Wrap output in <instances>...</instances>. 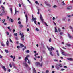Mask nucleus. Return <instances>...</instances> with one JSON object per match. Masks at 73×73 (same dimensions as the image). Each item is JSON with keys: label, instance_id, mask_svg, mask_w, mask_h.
Here are the masks:
<instances>
[{"label": "nucleus", "instance_id": "obj_1", "mask_svg": "<svg viewBox=\"0 0 73 73\" xmlns=\"http://www.w3.org/2000/svg\"><path fill=\"white\" fill-rule=\"evenodd\" d=\"M20 35L21 36V40L23 41H24V34L23 33H22V34L20 33Z\"/></svg>", "mask_w": 73, "mask_h": 73}, {"label": "nucleus", "instance_id": "obj_2", "mask_svg": "<svg viewBox=\"0 0 73 73\" xmlns=\"http://www.w3.org/2000/svg\"><path fill=\"white\" fill-rule=\"evenodd\" d=\"M20 46H21L22 48H24V47H25L24 48H23V51H24V50L25 49H26V46H25L22 44H20Z\"/></svg>", "mask_w": 73, "mask_h": 73}, {"label": "nucleus", "instance_id": "obj_3", "mask_svg": "<svg viewBox=\"0 0 73 73\" xmlns=\"http://www.w3.org/2000/svg\"><path fill=\"white\" fill-rule=\"evenodd\" d=\"M47 48L49 50V51H51V50H53L54 49V48H53V47L52 46H51L50 48H49L48 47H47Z\"/></svg>", "mask_w": 73, "mask_h": 73}, {"label": "nucleus", "instance_id": "obj_4", "mask_svg": "<svg viewBox=\"0 0 73 73\" xmlns=\"http://www.w3.org/2000/svg\"><path fill=\"white\" fill-rule=\"evenodd\" d=\"M25 17L26 19V23L27 24V23H28V16L27 15H25Z\"/></svg>", "mask_w": 73, "mask_h": 73}, {"label": "nucleus", "instance_id": "obj_5", "mask_svg": "<svg viewBox=\"0 0 73 73\" xmlns=\"http://www.w3.org/2000/svg\"><path fill=\"white\" fill-rule=\"evenodd\" d=\"M40 18L42 21V22H43V21H44V19L42 18V15H41V14L40 15Z\"/></svg>", "mask_w": 73, "mask_h": 73}, {"label": "nucleus", "instance_id": "obj_6", "mask_svg": "<svg viewBox=\"0 0 73 73\" xmlns=\"http://www.w3.org/2000/svg\"><path fill=\"white\" fill-rule=\"evenodd\" d=\"M72 6H70L67 7V9L68 10H70V9H72Z\"/></svg>", "mask_w": 73, "mask_h": 73}, {"label": "nucleus", "instance_id": "obj_7", "mask_svg": "<svg viewBox=\"0 0 73 73\" xmlns=\"http://www.w3.org/2000/svg\"><path fill=\"white\" fill-rule=\"evenodd\" d=\"M45 3L46 5H47V6H49L50 7H51V5H50V4L48 3L47 2H45Z\"/></svg>", "mask_w": 73, "mask_h": 73}, {"label": "nucleus", "instance_id": "obj_8", "mask_svg": "<svg viewBox=\"0 0 73 73\" xmlns=\"http://www.w3.org/2000/svg\"><path fill=\"white\" fill-rule=\"evenodd\" d=\"M56 67L58 70H59L60 69V67L58 66V64H57L56 65Z\"/></svg>", "mask_w": 73, "mask_h": 73}, {"label": "nucleus", "instance_id": "obj_9", "mask_svg": "<svg viewBox=\"0 0 73 73\" xmlns=\"http://www.w3.org/2000/svg\"><path fill=\"white\" fill-rule=\"evenodd\" d=\"M2 68L3 69H4V70L5 71H7V68H5V66H3V67H2Z\"/></svg>", "mask_w": 73, "mask_h": 73}, {"label": "nucleus", "instance_id": "obj_10", "mask_svg": "<svg viewBox=\"0 0 73 73\" xmlns=\"http://www.w3.org/2000/svg\"><path fill=\"white\" fill-rule=\"evenodd\" d=\"M9 21H11V23H13V21H14L12 19V18H10L9 19Z\"/></svg>", "mask_w": 73, "mask_h": 73}, {"label": "nucleus", "instance_id": "obj_11", "mask_svg": "<svg viewBox=\"0 0 73 73\" xmlns=\"http://www.w3.org/2000/svg\"><path fill=\"white\" fill-rule=\"evenodd\" d=\"M68 36L70 38H71L72 37V36L70 35L68 33Z\"/></svg>", "mask_w": 73, "mask_h": 73}, {"label": "nucleus", "instance_id": "obj_12", "mask_svg": "<svg viewBox=\"0 0 73 73\" xmlns=\"http://www.w3.org/2000/svg\"><path fill=\"white\" fill-rule=\"evenodd\" d=\"M24 65L26 67H28V64L26 63H25L24 64Z\"/></svg>", "mask_w": 73, "mask_h": 73}, {"label": "nucleus", "instance_id": "obj_13", "mask_svg": "<svg viewBox=\"0 0 73 73\" xmlns=\"http://www.w3.org/2000/svg\"><path fill=\"white\" fill-rule=\"evenodd\" d=\"M36 64L37 65H40V63L39 62H36Z\"/></svg>", "mask_w": 73, "mask_h": 73}, {"label": "nucleus", "instance_id": "obj_14", "mask_svg": "<svg viewBox=\"0 0 73 73\" xmlns=\"http://www.w3.org/2000/svg\"><path fill=\"white\" fill-rule=\"evenodd\" d=\"M33 69L34 72H36V70L35 68H34L33 67Z\"/></svg>", "mask_w": 73, "mask_h": 73}, {"label": "nucleus", "instance_id": "obj_15", "mask_svg": "<svg viewBox=\"0 0 73 73\" xmlns=\"http://www.w3.org/2000/svg\"><path fill=\"white\" fill-rule=\"evenodd\" d=\"M10 12H11V14H12V8H10Z\"/></svg>", "mask_w": 73, "mask_h": 73}, {"label": "nucleus", "instance_id": "obj_16", "mask_svg": "<svg viewBox=\"0 0 73 73\" xmlns=\"http://www.w3.org/2000/svg\"><path fill=\"white\" fill-rule=\"evenodd\" d=\"M67 59L69 61H73V59H72V58H68Z\"/></svg>", "mask_w": 73, "mask_h": 73}, {"label": "nucleus", "instance_id": "obj_17", "mask_svg": "<svg viewBox=\"0 0 73 73\" xmlns=\"http://www.w3.org/2000/svg\"><path fill=\"white\" fill-rule=\"evenodd\" d=\"M42 59H43V57L42 56H41V60L42 61Z\"/></svg>", "mask_w": 73, "mask_h": 73}, {"label": "nucleus", "instance_id": "obj_18", "mask_svg": "<svg viewBox=\"0 0 73 73\" xmlns=\"http://www.w3.org/2000/svg\"><path fill=\"white\" fill-rule=\"evenodd\" d=\"M50 55H51V56H53V54L52 53V52H50Z\"/></svg>", "mask_w": 73, "mask_h": 73}, {"label": "nucleus", "instance_id": "obj_19", "mask_svg": "<svg viewBox=\"0 0 73 73\" xmlns=\"http://www.w3.org/2000/svg\"><path fill=\"white\" fill-rule=\"evenodd\" d=\"M32 20H37V18H32Z\"/></svg>", "mask_w": 73, "mask_h": 73}, {"label": "nucleus", "instance_id": "obj_20", "mask_svg": "<svg viewBox=\"0 0 73 73\" xmlns=\"http://www.w3.org/2000/svg\"><path fill=\"white\" fill-rule=\"evenodd\" d=\"M8 29H9V31H11V29L10 28V27L9 26L8 27Z\"/></svg>", "mask_w": 73, "mask_h": 73}, {"label": "nucleus", "instance_id": "obj_21", "mask_svg": "<svg viewBox=\"0 0 73 73\" xmlns=\"http://www.w3.org/2000/svg\"><path fill=\"white\" fill-rule=\"evenodd\" d=\"M19 27L20 28H23V25L21 24L19 25Z\"/></svg>", "mask_w": 73, "mask_h": 73}, {"label": "nucleus", "instance_id": "obj_22", "mask_svg": "<svg viewBox=\"0 0 73 73\" xmlns=\"http://www.w3.org/2000/svg\"><path fill=\"white\" fill-rule=\"evenodd\" d=\"M54 61H55V62H58V60L57 59V60L54 59Z\"/></svg>", "mask_w": 73, "mask_h": 73}, {"label": "nucleus", "instance_id": "obj_23", "mask_svg": "<svg viewBox=\"0 0 73 73\" xmlns=\"http://www.w3.org/2000/svg\"><path fill=\"white\" fill-rule=\"evenodd\" d=\"M1 45L2 46H3V47H4V46H5V45H4V44L3 43H1Z\"/></svg>", "mask_w": 73, "mask_h": 73}, {"label": "nucleus", "instance_id": "obj_24", "mask_svg": "<svg viewBox=\"0 0 73 73\" xmlns=\"http://www.w3.org/2000/svg\"><path fill=\"white\" fill-rule=\"evenodd\" d=\"M14 36H17V34L16 33H15L14 34Z\"/></svg>", "mask_w": 73, "mask_h": 73}, {"label": "nucleus", "instance_id": "obj_25", "mask_svg": "<svg viewBox=\"0 0 73 73\" xmlns=\"http://www.w3.org/2000/svg\"><path fill=\"white\" fill-rule=\"evenodd\" d=\"M26 53H29V50H26Z\"/></svg>", "mask_w": 73, "mask_h": 73}, {"label": "nucleus", "instance_id": "obj_26", "mask_svg": "<svg viewBox=\"0 0 73 73\" xmlns=\"http://www.w3.org/2000/svg\"><path fill=\"white\" fill-rule=\"evenodd\" d=\"M5 52H6V53H8V52H9L7 50H5Z\"/></svg>", "mask_w": 73, "mask_h": 73}, {"label": "nucleus", "instance_id": "obj_27", "mask_svg": "<svg viewBox=\"0 0 73 73\" xmlns=\"http://www.w3.org/2000/svg\"><path fill=\"white\" fill-rule=\"evenodd\" d=\"M58 66H60L61 67H62V65L61 64H59L58 65Z\"/></svg>", "mask_w": 73, "mask_h": 73}, {"label": "nucleus", "instance_id": "obj_28", "mask_svg": "<svg viewBox=\"0 0 73 73\" xmlns=\"http://www.w3.org/2000/svg\"><path fill=\"white\" fill-rule=\"evenodd\" d=\"M14 58L13 59V61H15V58H16L15 57V56H14Z\"/></svg>", "mask_w": 73, "mask_h": 73}, {"label": "nucleus", "instance_id": "obj_29", "mask_svg": "<svg viewBox=\"0 0 73 73\" xmlns=\"http://www.w3.org/2000/svg\"><path fill=\"white\" fill-rule=\"evenodd\" d=\"M6 33L7 34V35H9V32H8V31H7Z\"/></svg>", "mask_w": 73, "mask_h": 73}, {"label": "nucleus", "instance_id": "obj_30", "mask_svg": "<svg viewBox=\"0 0 73 73\" xmlns=\"http://www.w3.org/2000/svg\"><path fill=\"white\" fill-rule=\"evenodd\" d=\"M62 34H63V32H60V34L61 35H62Z\"/></svg>", "mask_w": 73, "mask_h": 73}, {"label": "nucleus", "instance_id": "obj_31", "mask_svg": "<svg viewBox=\"0 0 73 73\" xmlns=\"http://www.w3.org/2000/svg\"><path fill=\"white\" fill-rule=\"evenodd\" d=\"M35 3L36 4H38V5H39V3H38V2L37 1H35Z\"/></svg>", "mask_w": 73, "mask_h": 73}, {"label": "nucleus", "instance_id": "obj_32", "mask_svg": "<svg viewBox=\"0 0 73 73\" xmlns=\"http://www.w3.org/2000/svg\"><path fill=\"white\" fill-rule=\"evenodd\" d=\"M34 23L36 25H37V23H37V21L36 20H35V21H34Z\"/></svg>", "mask_w": 73, "mask_h": 73}, {"label": "nucleus", "instance_id": "obj_33", "mask_svg": "<svg viewBox=\"0 0 73 73\" xmlns=\"http://www.w3.org/2000/svg\"><path fill=\"white\" fill-rule=\"evenodd\" d=\"M36 30L37 31H38V32H39V31H40L39 30V29H38V28H36Z\"/></svg>", "mask_w": 73, "mask_h": 73}, {"label": "nucleus", "instance_id": "obj_34", "mask_svg": "<svg viewBox=\"0 0 73 73\" xmlns=\"http://www.w3.org/2000/svg\"><path fill=\"white\" fill-rule=\"evenodd\" d=\"M28 63L29 64H31V61H29V60H28Z\"/></svg>", "mask_w": 73, "mask_h": 73}, {"label": "nucleus", "instance_id": "obj_35", "mask_svg": "<svg viewBox=\"0 0 73 73\" xmlns=\"http://www.w3.org/2000/svg\"><path fill=\"white\" fill-rule=\"evenodd\" d=\"M8 40H7L6 42V45L8 46Z\"/></svg>", "mask_w": 73, "mask_h": 73}, {"label": "nucleus", "instance_id": "obj_36", "mask_svg": "<svg viewBox=\"0 0 73 73\" xmlns=\"http://www.w3.org/2000/svg\"><path fill=\"white\" fill-rule=\"evenodd\" d=\"M67 16L69 17H72V16L70 15H67Z\"/></svg>", "mask_w": 73, "mask_h": 73}, {"label": "nucleus", "instance_id": "obj_37", "mask_svg": "<svg viewBox=\"0 0 73 73\" xmlns=\"http://www.w3.org/2000/svg\"><path fill=\"white\" fill-rule=\"evenodd\" d=\"M4 21H5V19H4L2 20V23H4Z\"/></svg>", "mask_w": 73, "mask_h": 73}, {"label": "nucleus", "instance_id": "obj_38", "mask_svg": "<svg viewBox=\"0 0 73 73\" xmlns=\"http://www.w3.org/2000/svg\"><path fill=\"white\" fill-rule=\"evenodd\" d=\"M37 55H38V53H36L35 55H34V56H35V57H36V56H37Z\"/></svg>", "mask_w": 73, "mask_h": 73}, {"label": "nucleus", "instance_id": "obj_39", "mask_svg": "<svg viewBox=\"0 0 73 73\" xmlns=\"http://www.w3.org/2000/svg\"><path fill=\"white\" fill-rule=\"evenodd\" d=\"M62 5H65V3H64V1H63L62 2Z\"/></svg>", "mask_w": 73, "mask_h": 73}, {"label": "nucleus", "instance_id": "obj_40", "mask_svg": "<svg viewBox=\"0 0 73 73\" xmlns=\"http://www.w3.org/2000/svg\"><path fill=\"white\" fill-rule=\"evenodd\" d=\"M9 66L10 68H12V64H11V63L9 64Z\"/></svg>", "mask_w": 73, "mask_h": 73}, {"label": "nucleus", "instance_id": "obj_41", "mask_svg": "<svg viewBox=\"0 0 73 73\" xmlns=\"http://www.w3.org/2000/svg\"><path fill=\"white\" fill-rule=\"evenodd\" d=\"M64 68H65V69H66L67 68V66H64Z\"/></svg>", "mask_w": 73, "mask_h": 73}, {"label": "nucleus", "instance_id": "obj_42", "mask_svg": "<svg viewBox=\"0 0 73 73\" xmlns=\"http://www.w3.org/2000/svg\"><path fill=\"white\" fill-rule=\"evenodd\" d=\"M9 40H10V42H12H12H12V40H11V38L9 39Z\"/></svg>", "mask_w": 73, "mask_h": 73}, {"label": "nucleus", "instance_id": "obj_43", "mask_svg": "<svg viewBox=\"0 0 73 73\" xmlns=\"http://www.w3.org/2000/svg\"><path fill=\"white\" fill-rule=\"evenodd\" d=\"M67 46H70V45L69 44H67Z\"/></svg>", "mask_w": 73, "mask_h": 73}, {"label": "nucleus", "instance_id": "obj_44", "mask_svg": "<svg viewBox=\"0 0 73 73\" xmlns=\"http://www.w3.org/2000/svg\"><path fill=\"white\" fill-rule=\"evenodd\" d=\"M62 54H63V55H65V53H64V52H62Z\"/></svg>", "mask_w": 73, "mask_h": 73}, {"label": "nucleus", "instance_id": "obj_45", "mask_svg": "<svg viewBox=\"0 0 73 73\" xmlns=\"http://www.w3.org/2000/svg\"><path fill=\"white\" fill-rule=\"evenodd\" d=\"M49 42H51V38H50V39L49 40Z\"/></svg>", "mask_w": 73, "mask_h": 73}, {"label": "nucleus", "instance_id": "obj_46", "mask_svg": "<svg viewBox=\"0 0 73 73\" xmlns=\"http://www.w3.org/2000/svg\"><path fill=\"white\" fill-rule=\"evenodd\" d=\"M46 73H49V70H46Z\"/></svg>", "mask_w": 73, "mask_h": 73}, {"label": "nucleus", "instance_id": "obj_47", "mask_svg": "<svg viewBox=\"0 0 73 73\" xmlns=\"http://www.w3.org/2000/svg\"><path fill=\"white\" fill-rule=\"evenodd\" d=\"M3 58V56L0 55V58Z\"/></svg>", "mask_w": 73, "mask_h": 73}, {"label": "nucleus", "instance_id": "obj_48", "mask_svg": "<svg viewBox=\"0 0 73 73\" xmlns=\"http://www.w3.org/2000/svg\"><path fill=\"white\" fill-rule=\"evenodd\" d=\"M17 49H19V48H20V46H17Z\"/></svg>", "mask_w": 73, "mask_h": 73}, {"label": "nucleus", "instance_id": "obj_49", "mask_svg": "<svg viewBox=\"0 0 73 73\" xmlns=\"http://www.w3.org/2000/svg\"><path fill=\"white\" fill-rule=\"evenodd\" d=\"M61 70L62 71H63V70H65V69H63V68H62V69H61Z\"/></svg>", "mask_w": 73, "mask_h": 73}, {"label": "nucleus", "instance_id": "obj_50", "mask_svg": "<svg viewBox=\"0 0 73 73\" xmlns=\"http://www.w3.org/2000/svg\"><path fill=\"white\" fill-rule=\"evenodd\" d=\"M53 7L54 8H56V7H57V6H56V5H54V6Z\"/></svg>", "mask_w": 73, "mask_h": 73}, {"label": "nucleus", "instance_id": "obj_51", "mask_svg": "<svg viewBox=\"0 0 73 73\" xmlns=\"http://www.w3.org/2000/svg\"><path fill=\"white\" fill-rule=\"evenodd\" d=\"M25 58L26 60H27L28 61V60H29V59H28V58H27V57H25Z\"/></svg>", "mask_w": 73, "mask_h": 73}, {"label": "nucleus", "instance_id": "obj_52", "mask_svg": "<svg viewBox=\"0 0 73 73\" xmlns=\"http://www.w3.org/2000/svg\"><path fill=\"white\" fill-rule=\"evenodd\" d=\"M57 54L58 56H60V54H59V53L58 52L57 53Z\"/></svg>", "mask_w": 73, "mask_h": 73}, {"label": "nucleus", "instance_id": "obj_53", "mask_svg": "<svg viewBox=\"0 0 73 73\" xmlns=\"http://www.w3.org/2000/svg\"><path fill=\"white\" fill-rule=\"evenodd\" d=\"M58 32V31H57V29H56L55 30V32Z\"/></svg>", "mask_w": 73, "mask_h": 73}, {"label": "nucleus", "instance_id": "obj_54", "mask_svg": "<svg viewBox=\"0 0 73 73\" xmlns=\"http://www.w3.org/2000/svg\"><path fill=\"white\" fill-rule=\"evenodd\" d=\"M58 29L59 32H61V30L60 29V28H58Z\"/></svg>", "mask_w": 73, "mask_h": 73}, {"label": "nucleus", "instance_id": "obj_55", "mask_svg": "<svg viewBox=\"0 0 73 73\" xmlns=\"http://www.w3.org/2000/svg\"><path fill=\"white\" fill-rule=\"evenodd\" d=\"M42 64H43V63H42V62L41 64L40 65V66H41V67L42 66Z\"/></svg>", "mask_w": 73, "mask_h": 73}, {"label": "nucleus", "instance_id": "obj_56", "mask_svg": "<svg viewBox=\"0 0 73 73\" xmlns=\"http://www.w3.org/2000/svg\"><path fill=\"white\" fill-rule=\"evenodd\" d=\"M15 39H16V40H18V37H15Z\"/></svg>", "mask_w": 73, "mask_h": 73}, {"label": "nucleus", "instance_id": "obj_57", "mask_svg": "<svg viewBox=\"0 0 73 73\" xmlns=\"http://www.w3.org/2000/svg\"><path fill=\"white\" fill-rule=\"evenodd\" d=\"M1 7L3 9H4V7L3 6H1Z\"/></svg>", "mask_w": 73, "mask_h": 73}, {"label": "nucleus", "instance_id": "obj_58", "mask_svg": "<svg viewBox=\"0 0 73 73\" xmlns=\"http://www.w3.org/2000/svg\"><path fill=\"white\" fill-rule=\"evenodd\" d=\"M44 24H45L46 25V26H48V25H47V23H46V22H45Z\"/></svg>", "mask_w": 73, "mask_h": 73}, {"label": "nucleus", "instance_id": "obj_59", "mask_svg": "<svg viewBox=\"0 0 73 73\" xmlns=\"http://www.w3.org/2000/svg\"><path fill=\"white\" fill-rule=\"evenodd\" d=\"M2 11L3 12V13H4V10H2Z\"/></svg>", "mask_w": 73, "mask_h": 73}, {"label": "nucleus", "instance_id": "obj_60", "mask_svg": "<svg viewBox=\"0 0 73 73\" xmlns=\"http://www.w3.org/2000/svg\"><path fill=\"white\" fill-rule=\"evenodd\" d=\"M18 24H21V22L19 21L18 22Z\"/></svg>", "mask_w": 73, "mask_h": 73}, {"label": "nucleus", "instance_id": "obj_61", "mask_svg": "<svg viewBox=\"0 0 73 73\" xmlns=\"http://www.w3.org/2000/svg\"><path fill=\"white\" fill-rule=\"evenodd\" d=\"M3 14L2 13H1V14H0V16H3Z\"/></svg>", "mask_w": 73, "mask_h": 73}, {"label": "nucleus", "instance_id": "obj_62", "mask_svg": "<svg viewBox=\"0 0 73 73\" xmlns=\"http://www.w3.org/2000/svg\"><path fill=\"white\" fill-rule=\"evenodd\" d=\"M29 55H27V57H29Z\"/></svg>", "mask_w": 73, "mask_h": 73}, {"label": "nucleus", "instance_id": "obj_63", "mask_svg": "<svg viewBox=\"0 0 73 73\" xmlns=\"http://www.w3.org/2000/svg\"><path fill=\"white\" fill-rule=\"evenodd\" d=\"M13 68H16V66H14Z\"/></svg>", "mask_w": 73, "mask_h": 73}, {"label": "nucleus", "instance_id": "obj_64", "mask_svg": "<svg viewBox=\"0 0 73 73\" xmlns=\"http://www.w3.org/2000/svg\"><path fill=\"white\" fill-rule=\"evenodd\" d=\"M69 27H70V29H72V27H71V26H70Z\"/></svg>", "mask_w": 73, "mask_h": 73}]
</instances>
